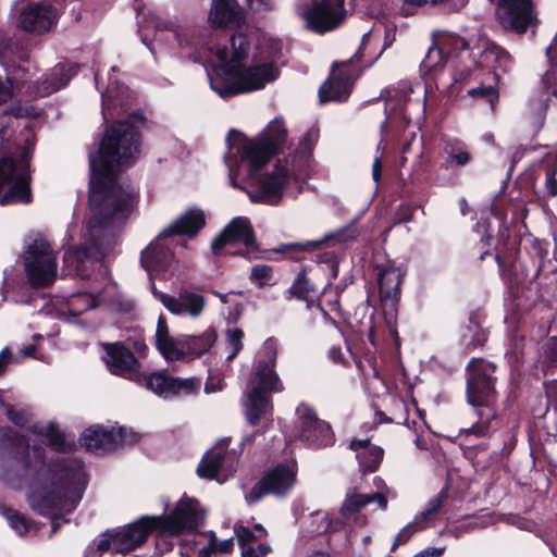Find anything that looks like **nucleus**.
<instances>
[{"label": "nucleus", "instance_id": "obj_1", "mask_svg": "<svg viewBox=\"0 0 557 557\" xmlns=\"http://www.w3.org/2000/svg\"><path fill=\"white\" fill-rule=\"evenodd\" d=\"M139 156V137L133 123L119 121L106 133L99 150L89 157L90 163V218L87 231L90 245H84L64 253L70 272L82 274L85 259L107 255L114 243L115 228L129 216L135 189L122 183L117 173Z\"/></svg>", "mask_w": 557, "mask_h": 557}, {"label": "nucleus", "instance_id": "obj_2", "mask_svg": "<svg viewBox=\"0 0 557 557\" xmlns=\"http://www.w3.org/2000/svg\"><path fill=\"white\" fill-rule=\"evenodd\" d=\"M287 141V129L282 119L275 117L262 133L248 139L232 132L227 137L228 150L224 161L232 186L246 191L253 203L276 205L282 197H297L310 176V153L295 152L277 159L271 172L257 174Z\"/></svg>", "mask_w": 557, "mask_h": 557}, {"label": "nucleus", "instance_id": "obj_3", "mask_svg": "<svg viewBox=\"0 0 557 557\" xmlns=\"http://www.w3.org/2000/svg\"><path fill=\"white\" fill-rule=\"evenodd\" d=\"M249 45L243 34L231 38V47L216 50L220 64L208 72L211 88L221 97L251 92L265 87L280 75V69L272 61L256 62L247 67L242 61Z\"/></svg>", "mask_w": 557, "mask_h": 557}, {"label": "nucleus", "instance_id": "obj_4", "mask_svg": "<svg viewBox=\"0 0 557 557\" xmlns=\"http://www.w3.org/2000/svg\"><path fill=\"white\" fill-rule=\"evenodd\" d=\"M203 518L199 503L194 498L183 497L171 515L145 516L114 532V553L125 554L135 549L152 531L160 535H178L186 531H194Z\"/></svg>", "mask_w": 557, "mask_h": 557}, {"label": "nucleus", "instance_id": "obj_5", "mask_svg": "<svg viewBox=\"0 0 557 557\" xmlns=\"http://www.w3.org/2000/svg\"><path fill=\"white\" fill-rule=\"evenodd\" d=\"M59 481L51 487L35 488L28 496L33 510L40 515H53L57 511L70 512L79 503L86 476L79 463L72 468H64L58 474Z\"/></svg>", "mask_w": 557, "mask_h": 557}, {"label": "nucleus", "instance_id": "obj_6", "mask_svg": "<svg viewBox=\"0 0 557 557\" xmlns=\"http://www.w3.org/2000/svg\"><path fill=\"white\" fill-rule=\"evenodd\" d=\"M468 370L467 396L478 420L470 428L463 429L461 434L481 437L487 433L496 416L493 407L495 391L491 379L494 368L484 360L474 359L469 362Z\"/></svg>", "mask_w": 557, "mask_h": 557}, {"label": "nucleus", "instance_id": "obj_7", "mask_svg": "<svg viewBox=\"0 0 557 557\" xmlns=\"http://www.w3.org/2000/svg\"><path fill=\"white\" fill-rule=\"evenodd\" d=\"M264 359L258 362L256 375L248 384L245 393L246 417L250 424L256 425L262 416L271 409L267 394L283 389L278 375L274 370L276 348L274 342L267 341L263 346Z\"/></svg>", "mask_w": 557, "mask_h": 557}, {"label": "nucleus", "instance_id": "obj_8", "mask_svg": "<svg viewBox=\"0 0 557 557\" xmlns=\"http://www.w3.org/2000/svg\"><path fill=\"white\" fill-rule=\"evenodd\" d=\"M33 436L41 442H46L57 451L65 450L69 446L64 434L59 431L54 423L33 425L23 435L26 442L25 448L23 451L17 453L10 461L11 471L15 475L36 474L46 468L41 448L36 445L29 446Z\"/></svg>", "mask_w": 557, "mask_h": 557}, {"label": "nucleus", "instance_id": "obj_9", "mask_svg": "<svg viewBox=\"0 0 557 557\" xmlns=\"http://www.w3.org/2000/svg\"><path fill=\"white\" fill-rule=\"evenodd\" d=\"M216 341L214 329H208L198 336L181 335L173 338L164 317H159L156 330V345L168 361L183 360L187 356L198 357L207 352Z\"/></svg>", "mask_w": 557, "mask_h": 557}, {"label": "nucleus", "instance_id": "obj_10", "mask_svg": "<svg viewBox=\"0 0 557 557\" xmlns=\"http://www.w3.org/2000/svg\"><path fill=\"white\" fill-rule=\"evenodd\" d=\"M22 262L28 283L36 288L48 287L57 278V256L41 236L28 237L22 252Z\"/></svg>", "mask_w": 557, "mask_h": 557}, {"label": "nucleus", "instance_id": "obj_11", "mask_svg": "<svg viewBox=\"0 0 557 557\" xmlns=\"http://www.w3.org/2000/svg\"><path fill=\"white\" fill-rule=\"evenodd\" d=\"M29 182L27 153H24L18 160H13L10 157L0 159V191L5 189L0 197L1 205L29 203L32 201Z\"/></svg>", "mask_w": 557, "mask_h": 557}, {"label": "nucleus", "instance_id": "obj_12", "mask_svg": "<svg viewBox=\"0 0 557 557\" xmlns=\"http://www.w3.org/2000/svg\"><path fill=\"white\" fill-rule=\"evenodd\" d=\"M308 28L324 34L339 27L347 17L345 0H318L302 10Z\"/></svg>", "mask_w": 557, "mask_h": 557}, {"label": "nucleus", "instance_id": "obj_13", "mask_svg": "<svg viewBox=\"0 0 557 557\" xmlns=\"http://www.w3.org/2000/svg\"><path fill=\"white\" fill-rule=\"evenodd\" d=\"M228 442L223 438L211 447L197 467L200 478L224 481L235 471L237 456L227 450Z\"/></svg>", "mask_w": 557, "mask_h": 557}, {"label": "nucleus", "instance_id": "obj_14", "mask_svg": "<svg viewBox=\"0 0 557 557\" xmlns=\"http://www.w3.org/2000/svg\"><path fill=\"white\" fill-rule=\"evenodd\" d=\"M81 441L87 450L104 453L120 446L135 444L138 435L125 428L92 426L83 433Z\"/></svg>", "mask_w": 557, "mask_h": 557}, {"label": "nucleus", "instance_id": "obj_15", "mask_svg": "<svg viewBox=\"0 0 557 557\" xmlns=\"http://www.w3.org/2000/svg\"><path fill=\"white\" fill-rule=\"evenodd\" d=\"M139 376L134 382L165 399L190 395L199 387V382L195 379L172 377L165 372L145 374L140 371Z\"/></svg>", "mask_w": 557, "mask_h": 557}, {"label": "nucleus", "instance_id": "obj_16", "mask_svg": "<svg viewBox=\"0 0 557 557\" xmlns=\"http://www.w3.org/2000/svg\"><path fill=\"white\" fill-rule=\"evenodd\" d=\"M298 426L300 441L311 447H325L334 442V434L331 426L319 420L312 408L307 405L297 407Z\"/></svg>", "mask_w": 557, "mask_h": 557}, {"label": "nucleus", "instance_id": "obj_17", "mask_svg": "<svg viewBox=\"0 0 557 557\" xmlns=\"http://www.w3.org/2000/svg\"><path fill=\"white\" fill-rule=\"evenodd\" d=\"M296 480L294 465H280L259 481L246 499L249 504L258 502L265 494L283 495L288 492Z\"/></svg>", "mask_w": 557, "mask_h": 557}, {"label": "nucleus", "instance_id": "obj_18", "mask_svg": "<svg viewBox=\"0 0 557 557\" xmlns=\"http://www.w3.org/2000/svg\"><path fill=\"white\" fill-rule=\"evenodd\" d=\"M152 293L168 311L175 315L197 319L202 314L207 305V300L201 294L188 289H181L176 296L158 292L156 288Z\"/></svg>", "mask_w": 557, "mask_h": 557}, {"label": "nucleus", "instance_id": "obj_19", "mask_svg": "<svg viewBox=\"0 0 557 557\" xmlns=\"http://www.w3.org/2000/svg\"><path fill=\"white\" fill-rule=\"evenodd\" d=\"M59 20V11L49 3H33L22 10L18 26L32 34L41 35L53 29Z\"/></svg>", "mask_w": 557, "mask_h": 557}, {"label": "nucleus", "instance_id": "obj_20", "mask_svg": "<svg viewBox=\"0 0 557 557\" xmlns=\"http://www.w3.org/2000/svg\"><path fill=\"white\" fill-rule=\"evenodd\" d=\"M496 17L504 28L524 33L534 20L532 3L530 0H500Z\"/></svg>", "mask_w": 557, "mask_h": 557}, {"label": "nucleus", "instance_id": "obj_21", "mask_svg": "<svg viewBox=\"0 0 557 557\" xmlns=\"http://www.w3.org/2000/svg\"><path fill=\"white\" fill-rule=\"evenodd\" d=\"M102 347L106 351L103 359L112 374L132 381L140 377V364L129 349L121 343H107Z\"/></svg>", "mask_w": 557, "mask_h": 557}, {"label": "nucleus", "instance_id": "obj_22", "mask_svg": "<svg viewBox=\"0 0 557 557\" xmlns=\"http://www.w3.org/2000/svg\"><path fill=\"white\" fill-rule=\"evenodd\" d=\"M255 240V232L250 221L246 216H236L213 238L211 249L213 253L218 255L227 244L240 243L245 246H251Z\"/></svg>", "mask_w": 557, "mask_h": 557}, {"label": "nucleus", "instance_id": "obj_23", "mask_svg": "<svg viewBox=\"0 0 557 557\" xmlns=\"http://www.w3.org/2000/svg\"><path fill=\"white\" fill-rule=\"evenodd\" d=\"M376 492L373 494H359L355 491H349L341 508V513L344 518H349L361 508L370 503L376 502L382 510L387 508V497L391 493L389 487L384 480L380 476L373 479Z\"/></svg>", "mask_w": 557, "mask_h": 557}, {"label": "nucleus", "instance_id": "obj_24", "mask_svg": "<svg viewBox=\"0 0 557 557\" xmlns=\"http://www.w3.org/2000/svg\"><path fill=\"white\" fill-rule=\"evenodd\" d=\"M234 532L242 550V557H264L270 553V546L259 541L267 537V530L259 523L253 525V530L236 522Z\"/></svg>", "mask_w": 557, "mask_h": 557}, {"label": "nucleus", "instance_id": "obj_25", "mask_svg": "<svg viewBox=\"0 0 557 557\" xmlns=\"http://www.w3.org/2000/svg\"><path fill=\"white\" fill-rule=\"evenodd\" d=\"M208 21L214 27L236 28L244 24L245 12L237 0H212Z\"/></svg>", "mask_w": 557, "mask_h": 557}, {"label": "nucleus", "instance_id": "obj_26", "mask_svg": "<svg viewBox=\"0 0 557 557\" xmlns=\"http://www.w3.org/2000/svg\"><path fill=\"white\" fill-rule=\"evenodd\" d=\"M76 73L77 65L75 64L59 63L54 65L37 81L36 95L45 97L60 90Z\"/></svg>", "mask_w": 557, "mask_h": 557}, {"label": "nucleus", "instance_id": "obj_27", "mask_svg": "<svg viewBox=\"0 0 557 557\" xmlns=\"http://www.w3.org/2000/svg\"><path fill=\"white\" fill-rule=\"evenodd\" d=\"M401 270L391 260L377 265L380 298L383 302L395 305L400 296Z\"/></svg>", "mask_w": 557, "mask_h": 557}, {"label": "nucleus", "instance_id": "obj_28", "mask_svg": "<svg viewBox=\"0 0 557 557\" xmlns=\"http://www.w3.org/2000/svg\"><path fill=\"white\" fill-rule=\"evenodd\" d=\"M206 219L202 210L193 208L181 214L168 227H165L159 237L173 235H196L205 225Z\"/></svg>", "mask_w": 557, "mask_h": 557}, {"label": "nucleus", "instance_id": "obj_29", "mask_svg": "<svg viewBox=\"0 0 557 557\" xmlns=\"http://www.w3.org/2000/svg\"><path fill=\"white\" fill-rule=\"evenodd\" d=\"M349 448L355 453L362 472H373L383 460L384 450L369 438L352 440Z\"/></svg>", "mask_w": 557, "mask_h": 557}, {"label": "nucleus", "instance_id": "obj_30", "mask_svg": "<svg viewBox=\"0 0 557 557\" xmlns=\"http://www.w3.org/2000/svg\"><path fill=\"white\" fill-rule=\"evenodd\" d=\"M171 257V252L157 239L141 252V264L148 272L158 271L168 265Z\"/></svg>", "mask_w": 557, "mask_h": 557}, {"label": "nucleus", "instance_id": "obj_31", "mask_svg": "<svg viewBox=\"0 0 557 557\" xmlns=\"http://www.w3.org/2000/svg\"><path fill=\"white\" fill-rule=\"evenodd\" d=\"M351 91V83L348 78H333L326 81L319 89L321 102L344 101Z\"/></svg>", "mask_w": 557, "mask_h": 557}, {"label": "nucleus", "instance_id": "obj_32", "mask_svg": "<svg viewBox=\"0 0 557 557\" xmlns=\"http://www.w3.org/2000/svg\"><path fill=\"white\" fill-rule=\"evenodd\" d=\"M480 63L482 66L507 70L510 63L509 54L500 47L494 44H486L480 53Z\"/></svg>", "mask_w": 557, "mask_h": 557}, {"label": "nucleus", "instance_id": "obj_33", "mask_svg": "<svg viewBox=\"0 0 557 557\" xmlns=\"http://www.w3.org/2000/svg\"><path fill=\"white\" fill-rule=\"evenodd\" d=\"M174 35L181 49H197L202 45L200 32L194 26H178L174 29Z\"/></svg>", "mask_w": 557, "mask_h": 557}, {"label": "nucleus", "instance_id": "obj_34", "mask_svg": "<svg viewBox=\"0 0 557 557\" xmlns=\"http://www.w3.org/2000/svg\"><path fill=\"white\" fill-rule=\"evenodd\" d=\"M306 531L310 534H321L337 530L329 520L326 512L318 510L312 512L305 521Z\"/></svg>", "mask_w": 557, "mask_h": 557}, {"label": "nucleus", "instance_id": "obj_35", "mask_svg": "<svg viewBox=\"0 0 557 557\" xmlns=\"http://www.w3.org/2000/svg\"><path fill=\"white\" fill-rule=\"evenodd\" d=\"M433 40L445 55L467 48L466 41L455 34L437 33Z\"/></svg>", "mask_w": 557, "mask_h": 557}, {"label": "nucleus", "instance_id": "obj_36", "mask_svg": "<svg viewBox=\"0 0 557 557\" xmlns=\"http://www.w3.org/2000/svg\"><path fill=\"white\" fill-rule=\"evenodd\" d=\"M97 299L89 293H78L69 299L70 311L77 315L97 306Z\"/></svg>", "mask_w": 557, "mask_h": 557}, {"label": "nucleus", "instance_id": "obj_37", "mask_svg": "<svg viewBox=\"0 0 557 557\" xmlns=\"http://www.w3.org/2000/svg\"><path fill=\"white\" fill-rule=\"evenodd\" d=\"M3 515L10 527L23 535L35 529L34 524L25 516L12 509H4Z\"/></svg>", "mask_w": 557, "mask_h": 557}, {"label": "nucleus", "instance_id": "obj_38", "mask_svg": "<svg viewBox=\"0 0 557 557\" xmlns=\"http://www.w3.org/2000/svg\"><path fill=\"white\" fill-rule=\"evenodd\" d=\"M546 101V99H540L535 103H529L528 119L536 131L543 126L547 108Z\"/></svg>", "mask_w": 557, "mask_h": 557}, {"label": "nucleus", "instance_id": "obj_39", "mask_svg": "<svg viewBox=\"0 0 557 557\" xmlns=\"http://www.w3.org/2000/svg\"><path fill=\"white\" fill-rule=\"evenodd\" d=\"M226 345L230 349L227 360H232L243 348L244 332L242 329L234 327L226 331Z\"/></svg>", "mask_w": 557, "mask_h": 557}, {"label": "nucleus", "instance_id": "obj_40", "mask_svg": "<svg viewBox=\"0 0 557 557\" xmlns=\"http://www.w3.org/2000/svg\"><path fill=\"white\" fill-rule=\"evenodd\" d=\"M234 547L233 539H227L222 541L219 545L216 544V539L214 534H211L209 546L203 547L199 552V557H210L212 550L219 553H230Z\"/></svg>", "mask_w": 557, "mask_h": 557}, {"label": "nucleus", "instance_id": "obj_41", "mask_svg": "<svg viewBox=\"0 0 557 557\" xmlns=\"http://www.w3.org/2000/svg\"><path fill=\"white\" fill-rule=\"evenodd\" d=\"M542 86L546 95H553L557 98V64H550L542 77Z\"/></svg>", "mask_w": 557, "mask_h": 557}, {"label": "nucleus", "instance_id": "obj_42", "mask_svg": "<svg viewBox=\"0 0 557 557\" xmlns=\"http://www.w3.org/2000/svg\"><path fill=\"white\" fill-rule=\"evenodd\" d=\"M272 277V268L265 264L256 265L251 270L250 280L259 287L265 286Z\"/></svg>", "mask_w": 557, "mask_h": 557}, {"label": "nucleus", "instance_id": "obj_43", "mask_svg": "<svg viewBox=\"0 0 557 557\" xmlns=\"http://www.w3.org/2000/svg\"><path fill=\"white\" fill-rule=\"evenodd\" d=\"M442 504H443V495L442 494L432 498L428 503L424 510L419 516L416 517L412 524H419L420 522L429 520L433 515H435L440 510Z\"/></svg>", "mask_w": 557, "mask_h": 557}, {"label": "nucleus", "instance_id": "obj_44", "mask_svg": "<svg viewBox=\"0 0 557 557\" xmlns=\"http://www.w3.org/2000/svg\"><path fill=\"white\" fill-rule=\"evenodd\" d=\"M468 95L471 97H481L487 100V102L494 107L498 99V92L493 86H480L468 90Z\"/></svg>", "mask_w": 557, "mask_h": 557}, {"label": "nucleus", "instance_id": "obj_45", "mask_svg": "<svg viewBox=\"0 0 557 557\" xmlns=\"http://www.w3.org/2000/svg\"><path fill=\"white\" fill-rule=\"evenodd\" d=\"M341 239H342L341 234H330V235H325L321 240H310V242H306V243L292 244V245H288L287 247L294 248V249H299V250H312V249L318 248L323 243H329L331 240L339 242Z\"/></svg>", "mask_w": 557, "mask_h": 557}, {"label": "nucleus", "instance_id": "obj_46", "mask_svg": "<svg viewBox=\"0 0 557 557\" xmlns=\"http://www.w3.org/2000/svg\"><path fill=\"white\" fill-rule=\"evenodd\" d=\"M444 58L445 54L442 52V50L437 47V45L433 44V46L429 48V51L423 61V65L424 67L432 70L442 63Z\"/></svg>", "mask_w": 557, "mask_h": 557}, {"label": "nucleus", "instance_id": "obj_47", "mask_svg": "<svg viewBox=\"0 0 557 557\" xmlns=\"http://www.w3.org/2000/svg\"><path fill=\"white\" fill-rule=\"evenodd\" d=\"M309 289V283L305 275L299 274L295 283L292 285L289 292L293 296L299 299H306Z\"/></svg>", "mask_w": 557, "mask_h": 557}, {"label": "nucleus", "instance_id": "obj_48", "mask_svg": "<svg viewBox=\"0 0 557 557\" xmlns=\"http://www.w3.org/2000/svg\"><path fill=\"white\" fill-rule=\"evenodd\" d=\"M448 161L454 162L457 165H465L471 160V156L468 151L461 149L447 150Z\"/></svg>", "mask_w": 557, "mask_h": 557}, {"label": "nucleus", "instance_id": "obj_49", "mask_svg": "<svg viewBox=\"0 0 557 557\" xmlns=\"http://www.w3.org/2000/svg\"><path fill=\"white\" fill-rule=\"evenodd\" d=\"M413 533L412 524L406 525L395 537V542L392 546V550H394L398 545L405 544Z\"/></svg>", "mask_w": 557, "mask_h": 557}, {"label": "nucleus", "instance_id": "obj_50", "mask_svg": "<svg viewBox=\"0 0 557 557\" xmlns=\"http://www.w3.org/2000/svg\"><path fill=\"white\" fill-rule=\"evenodd\" d=\"M12 84L10 81H3L0 77V103H4L12 98Z\"/></svg>", "mask_w": 557, "mask_h": 557}, {"label": "nucleus", "instance_id": "obj_51", "mask_svg": "<svg viewBox=\"0 0 557 557\" xmlns=\"http://www.w3.org/2000/svg\"><path fill=\"white\" fill-rule=\"evenodd\" d=\"M10 350L4 348L0 351V375L5 371L9 362H10Z\"/></svg>", "mask_w": 557, "mask_h": 557}, {"label": "nucleus", "instance_id": "obj_52", "mask_svg": "<svg viewBox=\"0 0 557 557\" xmlns=\"http://www.w3.org/2000/svg\"><path fill=\"white\" fill-rule=\"evenodd\" d=\"M98 549L100 552H107V550L114 552L113 534H111L110 537H108V539L101 540L98 544Z\"/></svg>", "mask_w": 557, "mask_h": 557}, {"label": "nucleus", "instance_id": "obj_53", "mask_svg": "<svg viewBox=\"0 0 557 557\" xmlns=\"http://www.w3.org/2000/svg\"><path fill=\"white\" fill-rule=\"evenodd\" d=\"M382 174V164L379 157H376L372 164V177L377 183Z\"/></svg>", "mask_w": 557, "mask_h": 557}, {"label": "nucleus", "instance_id": "obj_54", "mask_svg": "<svg viewBox=\"0 0 557 557\" xmlns=\"http://www.w3.org/2000/svg\"><path fill=\"white\" fill-rule=\"evenodd\" d=\"M248 4L256 10L272 8L271 0H247Z\"/></svg>", "mask_w": 557, "mask_h": 557}, {"label": "nucleus", "instance_id": "obj_55", "mask_svg": "<svg viewBox=\"0 0 557 557\" xmlns=\"http://www.w3.org/2000/svg\"><path fill=\"white\" fill-rule=\"evenodd\" d=\"M444 552V548H428L419 553L416 557H440Z\"/></svg>", "mask_w": 557, "mask_h": 557}, {"label": "nucleus", "instance_id": "obj_56", "mask_svg": "<svg viewBox=\"0 0 557 557\" xmlns=\"http://www.w3.org/2000/svg\"><path fill=\"white\" fill-rule=\"evenodd\" d=\"M549 62L557 58V33L553 40V44L546 50Z\"/></svg>", "mask_w": 557, "mask_h": 557}, {"label": "nucleus", "instance_id": "obj_57", "mask_svg": "<svg viewBox=\"0 0 557 557\" xmlns=\"http://www.w3.org/2000/svg\"><path fill=\"white\" fill-rule=\"evenodd\" d=\"M546 187L549 195L555 196L557 194V182L553 176H547Z\"/></svg>", "mask_w": 557, "mask_h": 557}, {"label": "nucleus", "instance_id": "obj_58", "mask_svg": "<svg viewBox=\"0 0 557 557\" xmlns=\"http://www.w3.org/2000/svg\"><path fill=\"white\" fill-rule=\"evenodd\" d=\"M35 347L33 345H29L25 348H23L22 352L24 357H33L34 356Z\"/></svg>", "mask_w": 557, "mask_h": 557}, {"label": "nucleus", "instance_id": "obj_59", "mask_svg": "<svg viewBox=\"0 0 557 557\" xmlns=\"http://www.w3.org/2000/svg\"><path fill=\"white\" fill-rule=\"evenodd\" d=\"M215 391H216V388L213 387L210 383L206 384V392L207 393H212V392H215Z\"/></svg>", "mask_w": 557, "mask_h": 557}, {"label": "nucleus", "instance_id": "obj_60", "mask_svg": "<svg viewBox=\"0 0 557 557\" xmlns=\"http://www.w3.org/2000/svg\"><path fill=\"white\" fill-rule=\"evenodd\" d=\"M310 557H329V555L325 553L318 552V553L311 555Z\"/></svg>", "mask_w": 557, "mask_h": 557}, {"label": "nucleus", "instance_id": "obj_61", "mask_svg": "<svg viewBox=\"0 0 557 557\" xmlns=\"http://www.w3.org/2000/svg\"><path fill=\"white\" fill-rule=\"evenodd\" d=\"M331 354H332V358H333L334 360H336V361H337V360L339 359V352H338V351H336V350H332V352H331Z\"/></svg>", "mask_w": 557, "mask_h": 557}, {"label": "nucleus", "instance_id": "obj_62", "mask_svg": "<svg viewBox=\"0 0 557 557\" xmlns=\"http://www.w3.org/2000/svg\"><path fill=\"white\" fill-rule=\"evenodd\" d=\"M57 528H58V525H57V523L53 521V523H52V532H53V533H54V532H57Z\"/></svg>", "mask_w": 557, "mask_h": 557}, {"label": "nucleus", "instance_id": "obj_63", "mask_svg": "<svg viewBox=\"0 0 557 557\" xmlns=\"http://www.w3.org/2000/svg\"><path fill=\"white\" fill-rule=\"evenodd\" d=\"M95 81L98 84V73L95 74Z\"/></svg>", "mask_w": 557, "mask_h": 557}, {"label": "nucleus", "instance_id": "obj_64", "mask_svg": "<svg viewBox=\"0 0 557 557\" xmlns=\"http://www.w3.org/2000/svg\"><path fill=\"white\" fill-rule=\"evenodd\" d=\"M370 541V537L369 536H366L364 537V542L368 543Z\"/></svg>", "mask_w": 557, "mask_h": 557}]
</instances>
